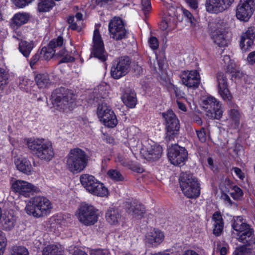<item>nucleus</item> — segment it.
I'll return each mask as SVG.
<instances>
[{"label": "nucleus", "instance_id": "obj_1", "mask_svg": "<svg viewBox=\"0 0 255 255\" xmlns=\"http://www.w3.org/2000/svg\"><path fill=\"white\" fill-rule=\"evenodd\" d=\"M51 99L57 110L66 112L72 110L75 106L76 96L71 90L60 87L53 91Z\"/></svg>", "mask_w": 255, "mask_h": 255}, {"label": "nucleus", "instance_id": "obj_2", "mask_svg": "<svg viewBox=\"0 0 255 255\" xmlns=\"http://www.w3.org/2000/svg\"><path fill=\"white\" fill-rule=\"evenodd\" d=\"M27 145L31 154L41 161L49 162L54 157L52 143L44 139H28Z\"/></svg>", "mask_w": 255, "mask_h": 255}, {"label": "nucleus", "instance_id": "obj_3", "mask_svg": "<svg viewBox=\"0 0 255 255\" xmlns=\"http://www.w3.org/2000/svg\"><path fill=\"white\" fill-rule=\"evenodd\" d=\"M89 158L88 155L82 149H71L66 157V167L73 174L80 173L87 167Z\"/></svg>", "mask_w": 255, "mask_h": 255}, {"label": "nucleus", "instance_id": "obj_4", "mask_svg": "<svg viewBox=\"0 0 255 255\" xmlns=\"http://www.w3.org/2000/svg\"><path fill=\"white\" fill-rule=\"evenodd\" d=\"M183 194L189 198H196L200 193L199 183L196 177L190 172H182L179 178Z\"/></svg>", "mask_w": 255, "mask_h": 255}, {"label": "nucleus", "instance_id": "obj_5", "mask_svg": "<svg viewBox=\"0 0 255 255\" xmlns=\"http://www.w3.org/2000/svg\"><path fill=\"white\" fill-rule=\"evenodd\" d=\"M51 208V204L46 198L36 196L30 199L25 210L28 214L40 217L46 214L47 211Z\"/></svg>", "mask_w": 255, "mask_h": 255}, {"label": "nucleus", "instance_id": "obj_6", "mask_svg": "<svg viewBox=\"0 0 255 255\" xmlns=\"http://www.w3.org/2000/svg\"><path fill=\"white\" fill-rule=\"evenodd\" d=\"M75 216L81 223L91 226L98 222L99 210L91 205L82 203L76 211Z\"/></svg>", "mask_w": 255, "mask_h": 255}, {"label": "nucleus", "instance_id": "obj_7", "mask_svg": "<svg viewBox=\"0 0 255 255\" xmlns=\"http://www.w3.org/2000/svg\"><path fill=\"white\" fill-rule=\"evenodd\" d=\"M80 180L83 187L92 194L100 197L108 195L107 188L93 175L88 174H82L80 177Z\"/></svg>", "mask_w": 255, "mask_h": 255}, {"label": "nucleus", "instance_id": "obj_8", "mask_svg": "<svg viewBox=\"0 0 255 255\" xmlns=\"http://www.w3.org/2000/svg\"><path fill=\"white\" fill-rule=\"evenodd\" d=\"M162 116L166 124L165 139L167 141H170L178 135L180 128L179 121L172 110H168L162 113Z\"/></svg>", "mask_w": 255, "mask_h": 255}, {"label": "nucleus", "instance_id": "obj_9", "mask_svg": "<svg viewBox=\"0 0 255 255\" xmlns=\"http://www.w3.org/2000/svg\"><path fill=\"white\" fill-rule=\"evenodd\" d=\"M167 156L172 164L181 166L187 159L188 152L184 147L175 144L168 149Z\"/></svg>", "mask_w": 255, "mask_h": 255}, {"label": "nucleus", "instance_id": "obj_10", "mask_svg": "<svg viewBox=\"0 0 255 255\" xmlns=\"http://www.w3.org/2000/svg\"><path fill=\"white\" fill-rule=\"evenodd\" d=\"M203 107L209 118L220 120L222 118L223 111L221 104L215 98L211 96L207 97L203 101Z\"/></svg>", "mask_w": 255, "mask_h": 255}, {"label": "nucleus", "instance_id": "obj_11", "mask_svg": "<svg viewBox=\"0 0 255 255\" xmlns=\"http://www.w3.org/2000/svg\"><path fill=\"white\" fill-rule=\"evenodd\" d=\"M110 37L116 40H120L127 37V30L125 23L120 17H115L109 23Z\"/></svg>", "mask_w": 255, "mask_h": 255}, {"label": "nucleus", "instance_id": "obj_12", "mask_svg": "<svg viewBox=\"0 0 255 255\" xmlns=\"http://www.w3.org/2000/svg\"><path fill=\"white\" fill-rule=\"evenodd\" d=\"M255 10V0H240L236 8V16L240 20L247 21Z\"/></svg>", "mask_w": 255, "mask_h": 255}, {"label": "nucleus", "instance_id": "obj_13", "mask_svg": "<svg viewBox=\"0 0 255 255\" xmlns=\"http://www.w3.org/2000/svg\"><path fill=\"white\" fill-rule=\"evenodd\" d=\"M131 60L128 56L119 58L118 61L112 66L111 75L115 79H119L125 76L129 71Z\"/></svg>", "mask_w": 255, "mask_h": 255}, {"label": "nucleus", "instance_id": "obj_14", "mask_svg": "<svg viewBox=\"0 0 255 255\" xmlns=\"http://www.w3.org/2000/svg\"><path fill=\"white\" fill-rule=\"evenodd\" d=\"M93 46L91 54L102 62L107 59V53L105 52L104 44L98 29L94 32L93 38Z\"/></svg>", "mask_w": 255, "mask_h": 255}, {"label": "nucleus", "instance_id": "obj_15", "mask_svg": "<svg viewBox=\"0 0 255 255\" xmlns=\"http://www.w3.org/2000/svg\"><path fill=\"white\" fill-rule=\"evenodd\" d=\"M13 190L20 195L29 197L34 192H38V188L27 182L22 180H16L12 184Z\"/></svg>", "mask_w": 255, "mask_h": 255}, {"label": "nucleus", "instance_id": "obj_16", "mask_svg": "<svg viewBox=\"0 0 255 255\" xmlns=\"http://www.w3.org/2000/svg\"><path fill=\"white\" fill-rule=\"evenodd\" d=\"M234 0H206L205 6L207 11L219 13L228 8Z\"/></svg>", "mask_w": 255, "mask_h": 255}, {"label": "nucleus", "instance_id": "obj_17", "mask_svg": "<svg viewBox=\"0 0 255 255\" xmlns=\"http://www.w3.org/2000/svg\"><path fill=\"white\" fill-rule=\"evenodd\" d=\"M180 78L183 85L193 89L198 87L200 81L199 73L196 70L183 71Z\"/></svg>", "mask_w": 255, "mask_h": 255}, {"label": "nucleus", "instance_id": "obj_18", "mask_svg": "<svg viewBox=\"0 0 255 255\" xmlns=\"http://www.w3.org/2000/svg\"><path fill=\"white\" fill-rule=\"evenodd\" d=\"M216 77L219 93L224 100L230 101L232 99V96L228 89L227 78L226 75L223 72H219L217 74Z\"/></svg>", "mask_w": 255, "mask_h": 255}, {"label": "nucleus", "instance_id": "obj_19", "mask_svg": "<svg viewBox=\"0 0 255 255\" xmlns=\"http://www.w3.org/2000/svg\"><path fill=\"white\" fill-rule=\"evenodd\" d=\"M255 26H250L241 36L240 46L242 50H246L255 44Z\"/></svg>", "mask_w": 255, "mask_h": 255}, {"label": "nucleus", "instance_id": "obj_20", "mask_svg": "<svg viewBox=\"0 0 255 255\" xmlns=\"http://www.w3.org/2000/svg\"><path fill=\"white\" fill-rule=\"evenodd\" d=\"M164 234L160 230L154 229L145 236V243L148 246L156 247L164 240Z\"/></svg>", "mask_w": 255, "mask_h": 255}, {"label": "nucleus", "instance_id": "obj_21", "mask_svg": "<svg viewBox=\"0 0 255 255\" xmlns=\"http://www.w3.org/2000/svg\"><path fill=\"white\" fill-rule=\"evenodd\" d=\"M145 153V158L150 161H155L160 158L162 154V148L159 145H157L154 142H152V144H149L147 146L146 150L144 151Z\"/></svg>", "mask_w": 255, "mask_h": 255}, {"label": "nucleus", "instance_id": "obj_22", "mask_svg": "<svg viewBox=\"0 0 255 255\" xmlns=\"http://www.w3.org/2000/svg\"><path fill=\"white\" fill-rule=\"evenodd\" d=\"M229 32H225L219 29L214 30L211 35L214 42L219 47L227 46L230 42Z\"/></svg>", "mask_w": 255, "mask_h": 255}, {"label": "nucleus", "instance_id": "obj_23", "mask_svg": "<svg viewBox=\"0 0 255 255\" xmlns=\"http://www.w3.org/2000/svg\"><path fill=\"white\" fill-rule=\"evenodd\" d=\"M48 47L49 50H53L54 53L56 54L57 56H64L67 52L63 46V38L61 36H59L56 39L51 40Z\"/></svg>", "mask_w": 255, "mask_h": 255}, {"label": "nucleus", "instance_id": "obj_24", "mask_svg": "<svg viewBox=\"0 0 255 255\" xmlns=\"http://www.w3.org/2000/svg\"><path fill=\"white\" fill-rule=\"evenodd\" d=\"M126 208L128 213L135 218L141 219L145 213L144 207L141 204L127 202Z\"/></svg>", "mask_w": 255, "mask_h": 255}, {"label": "nucleus", "instance_id": "obj_25", "mask_svg": "<svg viewBox=\"0 0 255 255\" xmlns=\"http://www.w3.org/2000/svg\"><path fill=\"white\" fill-rule=\"evenodd\" d=\"M121 99L123 103L129 108H134L137 102L136 94L133 90L129 88L124 90Z\"/></svg>", "mask_w": 255, "mask_h": 255}, {"label": "nucleus", "instance_id": "obj_26", "mask_svg": "<svg viewBox=\"0 0 255 255\" xmlns=\"http://www.w3.org/2000/svg\"><path fill=\"white\" fill-rule=\"evenodd\" d=\"M15 164L18 170L27 175L31 173L32 167L30 162L25 158H17Z\"/></svg>", "mask_w": 255, "mask_h": 255}, {"label": "nucleus", "instance_id": "obj_27", "mask_svg": "<svg viewBox=\"0 0 255 255\" xmlns=\"http://www.w3.org/2000/svg\"><path fill=\"white\" fill-rule=\"evenodd\" d=\"M107 221L110 224H118L121 219V214L118 209L109 208L106 213Z\"/></svg>", "mask_w": 255, "mask_h": 255}, {"label": "nucleus", "instance_id": "obj_28", "mask_svg": "<svg viewBox=\"0 0 255 255\" xmlns=\"http://www.w3.org/2000/svg\"><path fill=\"white\" fill-rule=\"evenodd\" d=\"M253 234L254 230L250 229L245 232L242 235H240L238 238V240L239 242L246 244V246H249L252 249H255V237L253 238Z\"/></svg>", "mask_w": 255, "mask_h": 255}, {"label": "nucleus", "instance_id": "obj_29", "mask_svg": "<svg viewBox=\"0 0 255 255\" xmlns=\"http://www.w3.org/2000/svg\"><path fill=\"white\" fill-rule=\"evenodd\" d=\"M229 102H230V110L229 111L230 118L235 123V126H238L240 119V113L239 111V108L236 105L232 103L231 100Z\"/></svg>", "mask_w": 255, "mask_h": 255}, {"label": "nucleus", "instance_id": "obj_30", "mask_svg": "<svg viewBox=\"0 0 255 255\" xmlns=\"http://www.w3.org/2000/svg\"><path fill=\"white\" fill-rule=\"evenodd\" d=\"M33 48V43L32 42H27L21 40L19 43L18 49L20 52L25 57L29 56L30 53Z\"/></svg>", "mask_w": 255, "mask_h": 255}, {"label": "nucleus", "instance_id": "obj_31", "mask_svg": "<svg viewBox=\"0 0 255 255\" xmlns=\"http://www.w3.org/2000/svg\"><path fill=\"white\" fill-rule=\"evenodd\" d=\"M111 108L105 103L99 105L97 108V115L101 121L102 119H107L106 116L110 115V113L112 112Z\"/></svg>", "mask_w": 255, "mask_h": 255}, {"label": "nucleus", "instance_id": "obj_32", "mask_svg": "<svg viewBox=\"0 0 255 255\" xmlns=\"http://www.w3.org/2000/svg\"><path fill=\"white\" fill-rule=\"evenodd\" d=\"M35 80L39 88H43L50 84L49 76L46 74H37Z\"/></svg>", "mask_w": 255, "mask_h": 255}, {"label": "nucleus", "instance_id": "obj_33", "mask_svg": "<svg viewBox=\"0 0 255 255\" xmlns=\"http://www.w3.org/2000/svg\"><path fill=\"white\" fill-rule=\"evenodd\" d=\"M233 228L236 231L240 233V235H242L245 232H246L248 230L252 229L250 228L249 225L244 223L242 222L241 220H238L237 219V221H235L232 225Z\"/></svg>", "mask_w": 255, "mask_h": 255}, {"label": "nucleus", "instance_id": "obj_34", "mask_svg": "<svg viewBox=\"0 0 255 255\" xmlns=\"http://www.w3.org/2000/svg\"><path fill=\"white\" fill-rule=\"evenodd\" d=\"M15 218L11 215H7L3 219L2 221V229L4 230H11L14 226Z\"/></svg>", "mask_w": 255, "mask_h": 255}, {"label": "nucleus", "instance_id": "obj_35", "mask_svg": "<svg viewBox=\"0 0 255 255\" xmlns=\"http://www.w3.org/2000/svg\"><path fill=\"white\" fill-rule=\"evenodd\" d=\"M9 77L10 76L8 71L0 68V92L2 91L8 84Z\"/></svg>", "mask_w": 255, "mask_h": 255}, {"label": "nucleus", "instance_id": "obj_36", "mask_svg": "<svg viewBox=\"0 0 255 255\" xmlns=\"http://www.w3.org/2000/svg\"><path fill=\"white\" fill-rule=\"evenodd\" d=\"M42 255H62V252L57 245H50L43 249Z\"/></svg>", "mask_w": 255, "mask_h": 255}, {"label": "nucleus", "instance_id": "obj_37", "mask_svg": "<svg viewBox=\"0 0 255 255\" xmlns=\"http://www.w3.org/2000/svg\"><path fill=\"white\" fill-rule=\"evenodd\" d=\"M110 114V115L106 116L108 117L107 119H102L101 122H102L104 125L107 127L114 128L117 125L118 120L114 112L113 111L111 112Z\"/></svg>", "mask_w": 255, "mask_h": 255}, {"label": "nucleus", "instance_id": "obj_38", "mask_svg": "<svg viewBox=\"0 0 255 255\" xmlns=\"http://www.w3.org/2000/svg\"><path fill=\"white\" fill-rule=\"evenodd\" d=\"M54 4L52 0H40L38 4V9L39 11H47L53 7Z\"/></svg>", "mask_w": 255, "mask_h": 255}, {"label": "nucleus", "instance_id": "obj_39", "mask_svg": "<svg viewBox=\"0 0 255 255\" xmlns=\"http://www.w3.org/2000/svg\"><path fill=\"white\" fill-rule=\"evenodd\" d=\"M28 20V17L26 14L17 13L14 15L12 19V21L16 26H20L26 22Z\"/></svg>", "mask_w": 255, "mask_h": 255}, {"label": "nucleus", "instance_id": "obj_40", "mask_svg": "<svg viewBox=\"0 0 255 255\" xmlns=\"http://www.w3.org/2000/svg\"><path fill=\"white\" fill-rule=\"evenodd\" d=\"M107 174L112 180L116 181H120L124 180V177L120 171L115 169H111L108 171Z\"/></svg>", "mask_w": 255, "mask_h": 255}, {"label": "nucleus", "instance_id": "obj_41", "mask_svg": "<svg viewBox=\"0 0 255 255\" xmlns=\"http://www.w3.org/2000/svg\"><path fill=\"white\" fill-rule=\"evenodd\" d=\"M229 28V24L225 20L220 19L216 23V29L222 30V31L225 32H228Z\"/></svg>", "mask_w": 255, "mask_h": 255}, {"label": "nucleus", "instance_id": "obj_42", "mask_svg": "<svg viewBox=\"0 0 255 255\" xmlns=\"http://www.w3.org/2000/svg\"><path fill=\"white\" fill-rule=\"evenodd\" d=\"M11 255H29V253L25 248L16 246L13 247Z\"/></svg>", "mask_w": 255, "mask_h": 255}, {"label": "nucleus", "instance_id": "obj_43", "mask_svg": "<svg viewBox=\"0 0 255 255\" xmlns=\"http://www.w3.org/2000/svg\"><path fill=\"white\" fill-rule=\"evenodd\" d=\"M141 8L145 15L150 11L151 9L150 0H141Z\"/></svg>", "mask_w": 255, "mask_h": 255}, {"label": "nucleus", "instance_id": "obj_44", "mask_svg": "<svg viewBox=\"0 0 255 255\" xmlns=\"http://www.w3.org/2000/svg\"><path fill=\"white\" fill-rule=\"evenodd\" d=\"M232 190L233 191L230 193V194L234 199H240L243 196V191L238 186H235Z\"/></svg>", "mask_w": 255, "mask_h": 255}, {"label": "nucleus", "instance_id": "obj_45", "mask_svg": "<svg viewBox=\"0 0 255 255\" xmlns=\"http://www.w3.org/2000/svg\"><path fill=\"white\" fill-rule=\"evenodd\" d=\"M247 247H249V246H246V244H244V245L237 248L234 252L235 255H247L250 252V251Z\"/></svg>", "mask_w": 255, "mask_h": 255}, {"label": "nucleus", "instance_id": "obj_46", "mask_svg": "<svg viewBox=\"0 0 255 255\" xmlns=\"http://www.w3.org/2000/svg\"><path fill=\"white\" fill-rule=\"evenodd\" d=\"M214 226L213 234L216 237L220 236L223 232L224 224H214Z\"/></svg>", "mask_w": 255, "mask_h": 255}, {"label": "nucleus", "instance_id": "obj_47", "mask_svg": "<svg viewBox=\"0 0 255 255\" xmlns=\"http://www.w3.org/2000/svg\"><path fill=\"white\" fill-rule=\"evenodd\" d=\"M196 132L199 140L201 142H205L206 140V134L205 128H202L200 130H196Z\"/></svg>", "mask_w": 255, "mask_h": 255}, {"label": "nucleus", "instance_id": "obj_48", "mask_svg": "<svg viewBox=\"0 0 255 255\" xmlns=\"http://www.w3.org/2000/svg\"><path fill=\"white\" fill-rule=\"evenodd\" d=\"M149 46L153 50L157 49L159 46L158 40L156 37L151 36L148 40Z\"/></svg>", "mask_w": 255, "mask_h": 255}, {"label": "nucleus", "instance_id": "obj_49", "mask_svg": "<svg viewBox=\"0 0 255 255\" xmlns=\"http://www.w3.org/2000/svg\"><path fill=\"white\" fill-rule=\"evenodd\" d=\"M91 255H111L110 252L107 250L96 249L91 251Z\"/></svg>", "mask_w": 255, "mask_h": 255}, {"label": "nucleus", "instance_id": "obj_50", "mask_svg": "<svg viewBox=\"0 0 255 255\" xmlns=\"http://www.w3.org/2000/svg\"><path fill=\"white\" fill-rule=\"evenodd\" d=\"M77 21L73 16H69L67 19V22L70 24V27L73 30H76L78 28Z\"/></svg>", "mask_w": 255, "mask_h": 255}, {"label": "nucleus", "instance_id": "obj_51", "mask_svg": "<svg viewBox=\"0 0 255 255\" xmlns=\"http://www.w3.org/2000/svg\"><path fill=\"white\" fill-rule=\"evenodd\" d=\"M213 219L214 220V224H224L221 213L219 212H216L213 214Z\"/></svg>", "mask_w": 255, "mask_h": 255}, {"label": "nucleus", "instance_id": "obj_52", "mask_svg": "<svg viewBox=\"0 0 255 255\" xmlns=\"http://www.w3.org/2000/svg\"><path fill=\"white\" fill-rule=\"evenodd\" d=\"M116 160L117 162H120L124 166H128V162L125 158L121 155H118L116 157Z\"/></svg>", "mask_w": 255, "mask_h": 255}, {"label": "nucleus", "instance_id": "obj_53", "mask_svg": "<svg viewBox=\"0 0 255 255\" xmlns=\"http://www.w3.org/2000/svg\"><path fill=\"white\" fill-rule=\"evenodd\" d=\"M65 55V54H64V56H62L63 58L59 61V64L62 63L72 62L74 61L75 58L73 57L67 55Z\"/></svg>", "mask_w": 255, "mask_h": 255}, {"label": "nucleus", "instance_id": "obj_54", "mask_svg": "<svg viewBox=\"0 0 255 255\" xmlns=\"http://www.w3.org/2000/svg\"><path fill=\"white\" fill-rule=\"evenodd\" d=\"M192 8L195 9L198 7V0H184Z\"/></svg>", "mask_w": 255, "mask_h": 255}, {"label": "nucleus", "instance_id": "obj_55", "mask_svg": "<svg viewBox=\"0 0 255 255\" xmlns=\"http://www.w3.org/2000/svg\"><path fill=\"white\" fill-rule=\"evenodd\" d=\"M232 170L234 171L237 176L241 179H243L245 177L244 174L241 169L238 167H233Z\"/></svg>", "mask_w": 255, "mask_h": 255}, {"label": "nucleus", "instance_id": "obj_56", "mask_svg": "<svg viewBox=\"0 0 255 255\" xmlns=\"http://www.w3.org/2000/svg\"><path fill=\"white\" fill-rule=\"evenodd\" d=\"M40 57V55L38 53H36L34 55L30 61V65L32 68H33V66L36 63V62L39 60Z\"/></svg>", "mask_w": 255, "mask_h": 255}, {"label": "nucleus", "instance_id": "obj_57", "mask_svg": "<svg viewBox=\"0 0 255 255\" xmlns=\"http://www.w3.org/2000/svg\"><path fill=\"white\" fill-rule=\"evenodd\" d=\"M14 4L18 7L22 8L25 6L27 4L25 0H12Z\"/></svg>", "mask_w": 255, "mask_h": 255}, {"label": "nucleus", "instance_id": "obj_58", "mask_svg": "<svg viewBox=\"0 0 255 255\" xmlns=\"http://www.w3.org/2000/svg\"><path fill=\"white\" fill-rule=\"evenodd\" d=\"M247 60L250 64L253 65L255 63V50L249 53Z\"/></svg>", "mask_w": 255, "mask_h": 255}, {"label": "nucleus", "instance_id": "obj_59", "mask_svg": "<svg viewBox=\"0 0 255 255\" xmlns=\"http://www.w3.org/2000/svg\"><path fill=\"white\" fill-rule=\"evenodd\" d=\"M53 56H57L56 54L54 53V51L51 50H49V47L46 51L44 54V58L45 59H48L52 58Z\"/></svg>", "mask_w": 255, "mask_h": 255}, {"label": "nucleus", "instance_id": "obj_60", "mask_svg": "<svg viewBox=\"0 0 255 255\" xmlns=\"http://www.w3.org/2000/svg\"><path fill=\"white\" fill-rule=\"evenodd\" d=\"M1 232L0 231V251L2 250L5 246V238L1 234Z\"/></svg>", "mask_w": 255, "mask_h": 255}, {"label": "nucleus", "instance_id": "obj_61", "mask_svg": "<svg viewBox=\"0 0 255 255\" xmlns=\"http://www.w3.org/2000/svg\"><path fill=\"white\" fill-rule=\"evenodd\" d=\"M183 13H184V15H185L187 17V18L190 20V22L191 23H193V21L192 20V14L187 10H184Z\"/></svg>", "mask_w": 255, "mask_h": 255}, {"label": "nucleus", "instance_id": "obj_62", "mask_svg": "<svg viewBox=\"0 0 255 255\" xmlns=\"http://www.w3.org/2000/svg\"><path fill=\"white\" fill-rule=\"evenodd\" d=\"M177 104L179 109L183 111H186V107L183 103L179 101H177Z\"/></svg>", "mask_w": 255, "mask_h": 255}, {"label": "nucleus", "instance_id": "obj_63", "mask_svg": "<svg viewBox=\"0 0 255 255\" xmlns=\"http://www.w3.org/2000/svg\"><path fill=\"white\" fill-rule=\"evenodd\" d=\"M168 26V25L167 22L165 20H162L160 24V28L162 30H165L167 28Z\"/></svg>", "mask_w": 255, "mask_h": 255}, {"label": "nucleus", "instance_id": "obj_64", "mask_svg": "<svg viewBox=\"0 0 255 255\" xmlns=\"http://www.w3.org/2000/svg\"><path fill=\"white\" fill-rule=\"evenodd\" d=\"M183 255H199L193 250H187L184 253Z\"/></svg>", "mask_w": 255, "mask_h": 255}]
</instances>
